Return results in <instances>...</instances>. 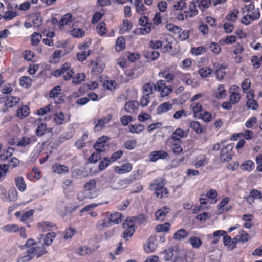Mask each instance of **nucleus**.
Wrapping results in <instances>:
<instances>
[{
    "label": "nucleus",
    "instance_id": "1",
    "mask_svg": "<svg viewBox=\"0 0 262 262\" xmlns=\"http://www.w3.org/2000/svg\"><path fill=\"white\" fill-rule=\"evenodd\" d=\"M241 12L244 16L241 18V23L248 25L254 21L257 20L260 17L259 8H255L253 3L244 5L241 8Z\"/></svg>",
    "mask_w": 262,
    "mask_h": 262
},
{
    "label": "nucleus",
    "instance_id": "2",
    "mask_svg": "<svg viewBox=\"0 0 262 262\" xmlns=\"http://www.w3.org/2000/svg\"><path fill=\"white\" fill-rule=\"evenodd\" d=\"M47 252L46 246L43 244H41V246L37 245L35 247H32L28 249L23 255L19 256L17 258V262H28L32 260L35 256L36 258L40 257L47 253Z\"/></svg>",
    "mask_w": 262,
    "mask_h": 262
},
{
    "label": "nucleus",
    "instance_id": "3",
    "mask_svg": "<svg viewBox=\"0 0 262 262\" xmlns=\"http://www.w3.org/2000/svg\"><path fill=\"white\" fill-rule=\"evenodd\" d=\"M166 180L164 178L160 177L156 178L152 183L149 184V188L154 191L156 196L160 199L167 196L168 191L165 187Z\"/></svg>",
    "mask_w": 262,
    "mask_h": 262
},
{
    "label": "nucleus",
    "instance_id": "4",
    "mask_svg": "<svg viewBox=\"0 0 262 262\" xmlns=\"http://www.w3.org/2000/svg\"><path fill=\"white\" fill-rule=\"evenodd\" d=\"M74 74V70L71 67V64L69 62L64 63L60 69L55 70L52 73V74L56 78L62 76L64 80L71 79Z\"/></svg>",
    "mask_w": 262,
    "mask_h": 262
},
{
    "label": "nucleus",
    "instance_id": "5",
    "mask_svg": "<svg viewBox=\"0 0 262 262\" xmlns=\"http://www.w3.org/2000/svg\"><path fill=\"white\" fill-rule=\"evenodd\" d=\"M172 87L167 85L164 80H159L155 83V91L159 93L161 98H164L169 95L172 92Z\"/></svg>",
    "mask_w": 262,
    "mask_h": 262
},
{
    "label": "nucleus",
    "instance_id": "6",
    "mask_svg": "<svg viewBox=\"0 0 262 262\" xmlns=\"http://www.w3.org/2000/svg\"><path fill=\"white\" fill-rule=\"evenodd\" d=\"M134 219L130 217H127L122 224V227L124 231L123 232V238L128 241L135 232L136 227L133 221Z\"/></svg>",
    "mask_w": 262,
    "mask_h": 262
},
{
    "label": "nucleus",
    "instance_id": "7",
    "mask_svg": "<svg viewBox=\"0 0 262 262\" xmlns=\"http://www.w3.org/2000/svg\"><path fill=\"white\" fill-rule=\"evenodd\" d=\"M233 144H228L221 149L220 158L222 161L228 162L232 159L234 155L233 151Z\"/></svg>",
    "mask_w": 262,
    "mask_h": 262
},
{
    "label": "nucleus",
    "instance_id": "8",
    "mask_svg": "<svg viewBox=\"0 0 262 262\" xmlns=\"http://www.w3.org/2000/svg\"><path fill=\"white\" fill-rule=\"evenodd\" d=\"M182 144V141L169 138L165 143V147L166 148H169V151H172L175 155H179L183 150L181 146Z\"/></svg>",
    "mask_w": 262,
    "mask_h": 262
},
{
    "label": "nucleus",
    "instance_id": "9",
    "mask_svg": "<svg viewBox=\"0 0 262 262\" xmlns=\"http://www.w3.org/2000/svg\"><path fill=\"white\" fill-rule=\"evenodd\" d=\"M158 76L163 78L165 83H171L174 80H176V73H173L169 67H166L161 70L158 74Z\"/></svg>",
    "mask_w": 262,
    "mask_h": 262
},
{
    "label": "nucleus",
    "instance_id": "10",
    "mask_svg": "<svg viewBox=\"0 0 262 262\" xmlns=\"http://www.w3.org/2000/svg\"><path fill=\"white\" fill-rule=\"evenodd\" d=\"M138 23L141 26L140 31L142 34L150 32L154 28V25L152 23L149 21V19L146 16H144L140 17Z\"/></svg>",
    "mask_w": 262,
    "mask_h": 262
},
{
    "label": "nucleus",
    "instance_id": "11",
    "mask_svg": "<svg viewBox=\"0 0 262 262\" xmlns=\"http://www.w3.org/2000/svg\"><path fill=\"white\" fill-rule=\"evenodd\" d=\"M229 93V101H230L233 105L237 104L241 98L240 88L236 85H233L230 88Z\"/></svg>",
    "mask_w": 262,
    "mask_h": 262
},
{
    "label": "nucleus",
    "instance_id": "12",
    "mask_svg": "<svg viewBox=\"0 0 262 262\" xmlns=\"http://www.w3.org/2000/svg\"><path fill=\"white\" fill-rule=\"evenodd\" d=\"M91 65L92 66L91 73L93 76L100 75L103 72L105 66L104 62L98 58L95 61H92Z\"/></svg>",
    "mask_w": 262,
    "mask_h": 262
},
{
    "label": "nucleus",
    "instance_id": "13",
    "mask_svg": "<svg viewBox=\"0 0 262 262\" xmlns=\"http://www.w3.org/2000/svg\"><path fill=\"white\" fill-rule=\"evenodd\" d=\"M161 39V51L162 53L170 52L172 49L173 40L171 36L166 35Z\"/></svg>",
    "mask_w": 262,
    "mask_h": 262
},
{
    "label": "nucleus",
    "instance_id": "14",
    "mask_svg": "<svg viewBox=\"0 0 262 262\" xmlns=\"http://www.w3.org/2000/svg\"><path fill=\"white\" fill-rule=\"evenodd\" d=\"M61 89L60 86L57 85L54 86L50 90L49 93V97L51 98L56 99L59 98L57 101L55 100V103L60 104L64 102V96L61 93Z\"/></svg>",
    "mask_w": 262,
    "mask_h": 262
},
{
    "label": "nucleus",
    "instance_id": "15",
    "mask_svg": "<svg viewBox=\"0 0 262 262\" xmlns=\"http://www.w3.org/2000/svg\"><path fill=\"white\" fill-rule=\"evenodd\" d=\"M4 100V106L3 112H6L9 108L16 106L20 101V98L17 97L6 96L3 98Z\"/></svg>",
    "mask_w": 262,
    "mask_h": 262
},
{
    "label": "nucleus",
    "instance_id": "16",
    "mask_svg": "<svg viewBox=\"0 0 262 262\" xmlns=\"http://www.w3.org/2000/svg\"><path fill=\"white\" fill-rule=\"evenodd\" d=\"M108 140L109 138L106 136L98 138L94 145L95 150L99 152L105 151L108 148V144L107 143Z\"/></svg>",
    "mask_w": 262,
    "mask_h": 262
},
{
    "label": "nucleus",
    "instance_id": "17",
    "mask_svg": "<svg viewBox=\"0 0 262 262\" xmlns=\"http://www.w3.org/2000/svg\"><path fill=\"white\" fill-rule=\"evenodd\" d=\"M98 193L96 191L93 192H87L84 189L83 191H79L77 193V199L79 203L83 204L82 202L85 199H92L96 198Z\"/></svg>",
    "mask_w": 262,
    "mask_h": 262
},
{
    "label": "nucleus",
    "instance_id": "18",
    "mask_svg": "<svg viewBox=\"0 0 262 262\" xmlns=\"http://www.w3.org/2000/svg\"><path fill=\"white\" fill-rule=\"evenodd\" d=\"M168 158V154L162 150L152 151L149 156V161L151 162H156L159 159H165Z\"/></svg>",
    "mask_w": 262,
    "mask_h": 262
},
{
    "label": "nucleus",
    "instance_id": "19",
    "mask_svg": "<svg viewBox=\"0 0 262 262\" xmlns=\"http://www.w3.org/2000/svg\"><path fill=\"white\" fill-rule=\"evenodd\" d=\"M230 198L226 196L223 198L220 203L218 204L217 209L220 213L222 214L228 212L230 209H231L232 206L231 205L227 206L230 202Z\"/></svg>",
    "mask_w": 262,
    "mask_h": 262
},
{
    "label": "nucleus",
    "instance_id": "20",
    "mask_svg": "<svg viewBox=\"0 0 262 262\" xmlns=\"http://www.w3.org/2000/svg\"><path fill=\"white\" fill-rule=\"evenodd\" d=\"M191 74L190 73H184L181 71H176V80L175 84L178 85L180 84V80L188 83L191 79Z\"/></svg>",
    "mask_w": 262,
    "mask_h": 262
},
{
    "label": "nucleus",
    "instance_id": "21",
    "mask_svg": "<svg viewBox=\"0 0 262 262\" xmlns=\"http://www.w3.org/2000/svg\"><path fill=\"white\" fill-rule=\"evenodd\" d=\"M189 130H184L181 128H177L172 134L171 139L177 141H182L181 138H186L188 136Z\"/></svg>",
    "mask_w": 262,
    "mask_h": 262
},
{
    "label": "nucleus",
    "instance_id": "22",
    "mask_svg": "<svg viewBox=\"0 0 262 262\" xmlns=\"http://www.w3.org/2000/svg\"><path fill=\"white\" fill-rule=\"evenodd\" d=\"M37 227L39 231L41 232H46L51 230L56 227V225L51 222L48 221H42L37 224Z\"/></svg>",
    "mask_w": 262,
    "mask_h": 262
},
{
    "label": "nucleus",
    "instance_id": "23",
    "mask_svg": "<svg viewBox=\"0 0 262 262\" xmlns=\"http://www.w3.org/2000/svg\"><path fill=\"white\" fill-rule=\"evenodd\" d=\"M133 169L132 165L129 163L122 164L121 166H117L114 168V171L118 174H124L129 172Z\"/></svg>",
    "mask_w": 262,
    "mask_h": 262
},
{
    "label": "nucleus",
    "instance_id": "24",
    "mask_svg": "<svg viewBox=\"0 0 262 262\" xmlns=\"http://www.w3.org/2000/svg\"><path fill=\"white\" fill-rule=\"evenodd\" d=\"M226 95V91L224 85L223 84H219L217 89L213 92L212 96L215 99L220 100L225 98Z\"/></svg>",
    "mask_w": 262,
    "mask_h": 262
},
{
    "label": "nucleus",
    "instance_id": "25",
    "mask_svg": "<svg viewBox=\"0 0 262 262\" xmlns=\"http://www.w3.org/2000/svg\"><path fill=\"white\" fill-rule=\"evenodd\" d=\"M139 106L137 101H129L125 103L124 110L127 113H134L137 111Z\"/></svg>",
    "mask_w": 262,
    "mask_h": 262
},
{
    "label": "nucleus",
    "instance_id": "26",
    "mask_svg": "<svg viewBox=\"0 0 262 262\" xmlns=\"http://www.w3.org/2000/svg\"><path fill=\"white\" fill-rule=\"evenodd\" d=\"M169 211L170 208L168 207H162L161 208L156 211L155 214V219L156 220H164L166 214L169 212Z\"/></svg>",
    "mask_w": 262,
    "mask_h": 262
},
{
    "label": "nucleus",
    "instance_id": "27",
    "mask_svg": "<svg viewBox=\"0 0 262 262\" xmlns=\"http://www.w3.org/2000/svg\"><path fill=\"white\" fill-rule=\"evenodd\" d=\"M173 104L169 102H165L160 104L156 109V113L158 115L166 113L171 110L172 108Z\"/></svg>",
    "mask_w": 262,
    "mask_h": 262
},
{
    "label": "nucleus",
    "instance_id": "28",
    "mask_svg": "<svg viewBox=\"0 0 262 262\" xmlns=\"http://www.w3.org/2000/svg\"><path fill=\"white\" fill-rule=\"evenodd\" d=\"M189 17H193L198 14L196 4L194 2H191L189 4V7L187 10L184 11Z\"/></svg>",
    "mask_w": 262,
    "mask_h": 262
},
{
    "label": "nucleus",
    "instance_id": "29",
    "mask_svg": "<svg viewBox=\"0 0 262 262\" xmlns=\"http://www.w3.org/2000/svg\"><path fill=\"white\" fill-rule=\"evenodd\" d=\"M47 125L46 123H38L37 127L36 129L35 134L36 136L38 137H41L43 136L46 133V130H48V132H52V128H48Z\"/></svg>",
    "mask_w": 262,
    "mask_h": 262
},
{
    "label": "nucleus",
    "instance_id": "30",
    "mask_svg": "<svg viewBox=\"0 0 262 262\" xmlns=\"http://www.w3.org/2000/svg\"><path fill=\"white\" fill-rule=\"evenodd\" d=\"M123 218L124 216L121 213L115 212L110 214L108 220L110 223H113L115 224H118L122 222Z\"/></svg>",
    "mask_w": 262,
    "mask_h": 262
},
{
    "label": "nucleus",
    "instance_id": "31",
    "mask_svg": "<svg viewBox=\"0 0 262 262\" xmlns=\"http://www.w3.org/2000/svg\"><path fill=\"white\" fill-rule=\"evenodd\" d=\"M14 182L16 186L20 191L24 192L26 190L27 185L24 178L22 176H18L15 178Z\"/></svg>",
    "mask_w": 262,
    "mask_h": 262
},
{
    "label": "nucleus",
    "instance_id": "32",
    "mask_svg": "<svg viewBox=\"0 0 262 262\" xmlns=\"http://www.w3.org/2000/svg\"><path fill=\"white\" fill-rule=\"evenodd\" d=\"M155 83L149 82L145 83L142 88L143 94L144 95L149 96L155 91Z\"/></svg>",
    "mask_w": 262,
    "mask_h": 262
},
{
    "label": "nucleus",
    "instance_id": "33",
    "mask_svg": "<svg viewBox=\"0 0 262 262\" xmlns=\"http://www.w3.org/2000/svg\"><path fill=\"white\" fill-rule=\"evenodd\" d=\"M157 247L155 240L153 238L150 237L144 245V249L146 253H151L155 251Z\"/></svg>",
    "mask_w": 262,
    "mask_h": 262
},
{
    "label": "nucleus",
    "instance_id": "34",
    "mask_svg": "<svg viewBox=\"0 0 262 262\" xmlns=\"http://www.w3.org/2000/svg\"><path fill=\"white\" fill-rule=\"evenodd\" d=\"M52 169L54 172L59 174H66L69 171V168L67 166L60 164H54Z\"/></svg>",
    "mask_w": 262,
    "mask_h": 262
},
{
    "label": "nucleus",
    "instance_id": "35",
    "mask_svg": "<svg viewBox=\"0 0 262 262\" xmlns=\"http://www.w3.org/2000/svg\"><path fill=\"white\" fill-rule=\"evenodd\" d=\"M18 81L19 85L26 89L29 88L32 84V79L27 76L20 77Z\"/></svg>",
    "mask_w": 262,
    "mask_h": 262
},
{
    "label": "nucleus",
    "instance_id": "36",
    "mask_svg": "<svg viewBox=\"0 0 262 262\" xmlns=\"http://www.w3.org/2000/svg\"><path fill=\"white\" fill-rule=\"evenodd\" d=\"M240 168L244 171H251L255 168V164L251 160H245L240 165Z\"/></svg>",
    "mask_w": 262,
    "mask_h": 262
},
{
    "label": "nucleus",
    "instance_id": "37",
    "mask_svg": "<svg viewBox=\"0 0 262 262\" xmlns=\"http://www.w3.org/2000/svg\"><path fill=\"white\" fill-rule=\"evenodd\" d=\"M189 126L198 134H202L205 130L203 126L196 121H191L189 123Z\"/></svg>",
    "mask_w": 262,
    "mask_h": 262
},
{
    "label": "nucleus",
    "instance_id": "38",
    "mask_svg": "<svg viewBox=\"0 0 262 262\" xmlns=\"http://www.w3.org/2000/svg\"><path fill=\"white\" fill-rule=\"evenodd\" d=\"M1 229L4 232L16 233L19 231V226L16 224H9L3 226Z\"/></svg>",
    "mask_w": 262,
    "mask_h": 262
},
{
    "label": "nucleus",
    "instance_id": "39",
    "mask_svg": "<svg viewBox=\"0 0 262 262\" xmlns=\"http://www.w3.org/2000/svg\"><path fill=\"white\" fill-rule=\"evenodd\" d=\"M190 108L194 116H198L202 112V106L200 103L191 102Z\"/></svg>",
    "mask_w": 262,
    "mask_h": 262
},
{
    "label": "nucleus",
    "instance_id": "40",
    "mask_svg": "<svg viewBox=\"0 0 262 262\" xmlns=\"http://www.w3.org/2000/svg\"><path fill=\"white\" fill-rule=\"evenodd\" d=\"M96 31L100 36H105L107 32V29L105 23L100 21L96 26Z\"/></svg>",
    "mask_w": 262,
    "mask_h": 262
},
{
    "label": "nucleus",
    "instance_id": "41",
    "mask_svg": "<svg viewBox=\"0 0 262 262\" xmlns=\"http://www.w3.org/2000/svg\"><path fill=\"white\" fill-rule=\"evenodd\" d=\"M145 129V127L141 124H131L129 126V131L133 134H140Z\"/></svg>",
    "mask_w": 262,
    "mask_h": 262
},
{
    "label": "nucleus",
    "instance_id": "42",
    "mask_svg": "<svg viewBox=\"0 0 262 262\" xmlns=\"http://www.w3.org/2000/svg\"><path fill=\"white\" fill-rule=\"evenodd\" d=\"M188 235V232L184 229L178 230L173 235V239L180 241L185 238Z\"/></svg>",
    "mask_w": 262,
    "mask_h": 262
},
{
    "label": "nucleus",
    "instance_id": "43",
    "mask_svg": "<svg viewBox=\"0 0 262 262\" xmlns=\"http://www.w3.org/2000/svg\"><path fill=\"white\" fill-rule=\"evenodd\" d=\"M115 49L117 52L123 51L125 48V40L123 36H119L116 41Z\"/></svg>",
    "mask_w": 262,
    "mask_h": 262
},
{
    "label": "nucleus",
    "instance_id": "44",
    "mask_svg": "<svg viewBox=\"0 0 262 262\" xmlns=\"http://www.w3.org/2000/svg\"><path fill=\"white\" fill-rule=\"evenodd\" d=\"M29 111L30 109L28 106L23 105L17 110V116L20 119L25 118L29 114Z\"/></svg>",
    "mask_w": 262,
    "mask_h": 262
},
{
    "label": "nucleus",
    "instance_id": "45",
    "mask_svg": "<svg viewBox=\"0 0 262 262\" xmlns=\"http://www.w3.org/2000/svg\"><path fill=\"white\" fill-rule=\"evenodd\" d=\"M94 251V250H92L89 247L84 245L77 248L76 251V253L79 255H90Z\"/></svg>",
    "mask_w": 262,
    "mask_h": 262
},
{
    "label": "nucleus",
    "instance_id": "46",
    "mask_svg": "<svg viewBox=\"0 0 262 262\" xmlns=\"http://www.w3.org/2000/svg\"><path fill=\"white\" fill-rule=\"evenodd\" d=\"M208 162V159L204 155H201L197 157L196 160L194 163L195 168H198L200 167L204 166Z\"/></svg>",
    "mask_w": 262,
    "mask_h": 262
},
{
    "label": "nucleus",
    "instance_id": "47",
    "mask_svg": "<svg viewBox=\"0 0 262 262\" xmlns=\"http://www.w3.org/2000/svg\"><path fill=\"white\" fill-rule=\"evenodd\" d=\"M54 120L57 125H61L64 123L65 116L61 112H57L54 115Z\"/></svg>",
    "mask_w": 262,
    "mask_h": 262
},
{
    "label": "nucleus",
    "instance_id": "48",
    "mask_svg": "<svg viewBox=\"0 0 262 262\" xmlns=\"http://www.w3.org/2000/svg\"><path fill=\"white\" fill-rule=\"evenodd\" d=\"M196 3L201 11H205L211 5V0H197Z\"/></svg>",
    "mask_w": 262,
    "mask_h": 262
},
{
    "label": "nucleus",
    "instance_id": "49",
    "mask_svg": "<svg viewBox=\"0 0 262 262\" xmlns=\"http://www.w3.org/2000/svg\"><path fill=\"white\" fill-rule=\"evenodd\" d=\"M35 137H33L32 138H29L27 137H23L21 140L18 143L17 145L21 147H25L27 145L30 144L32 141L34 143L36 142Z\"/></svg>",
    "mask_w": 262,
    "mask_h": 262
},
{
    "label": "nucleus",
    "instance_id": "50",
    "mask_svg": "<svg viewBox=\"0 0 262 262\" xmlns=\"http://www.w3.org/2000/svg\"><path fill=\"white\" fill-rule=\"evenodd\" d=\"M134 2L137 13L142 14L147 10L142 0H135Z\"/></svg>",
    "mask_w": 262,
    "mask_h": 262
},
{
    "label": "nucleus",
    "instance_id": "51",
    "mask_svg": "<svg viewBox=\"0 0 262 262\" xmlns=\"http://www.w3.org/2000/svg\"><path fill=\"white\" fill-rule=\"evenodd\" d=\"M34 213V210L31 209L28 211L22 214L20 220L23 223H29L32 220V217Z\"/></svg>",
    "mask_w": 262,
    "mask_h": 262
},
{
    "label": "nucleus",
    "instance_id": "52",
    "mask_svg": "<svg viewBox=\"0 0 262 262\" xmlns=\"http://www.w3.org/2000/svg\"><path fill=\"white\" fill-rule=\"evenodd\" d=\"M56 237V233L54 232L47 233L44 238L43 244L46 246H48L52 243L54 238Z\"/></svg>",
    "mask_w": 262,
    "mask_h": 262
},
{
    "label": "nucleus",
    "instance_id": "53",
    "mask_svg": "<svg viewBox=\"0 0 262 262\" xmlns=\"http://www.w3.org/2000/svg\"><path fill=\"white\" fill-rule=\"evenodd\" d=\"M97 182L94 179L88 181L84 185V189L87 192H92L96 187Z\"/></svg>",
    "mask_w": 262,
    "mask_h": 262
},
{
    "label": "nucleus",
    "instance_id": "54",
    "mask_svg": "<svg viewBox=\"0 0 262 262\" xmlns=\"http://www.w3.org/2000/svg\"><path fill=\"white\" fill-rule=\"evenodd\" d=\"M92 44V40L90 38H86L83 41L78 45V49L82 51H87Z\"/></svg>",
    "mask_w": 262,
    "mask_h": 262
},
{
    "label": "nucleus",
    "instance_id": "55",
    "mask_svg": "<svg viewBox=\"0 0 262 262\" xmlns=\"http://www.w3.org/2000/svg\"><path fill=\"white\" fill-rule=\"evenodd\" d=\"M72 16L70 13L65 14L59 21V27H63L64 25H68L69 23L72 22Z\"/></svg>",
    "mask_w": 262,
    "mask_h": 262
},
{
    "label": "nucleus",
    "instance_id": "56",
    "mask_svg": "<svg viewBox=\"0 0 262 262\" xmlns=\"http://www.w3.org/2000/svg\"><path fill=\"white\" fill-rule=\"evenodd\" d=\"M250 239V235L244 230L239 232V234L237 235L233 239L238 242H246Z\"/></svg>",
    "mask_w": 262,
    "mask_h": 262
},
{
    "label": "nucleus",
    "instance_id": "57",
    "mask_svg": "<svg viewBox=\"0 0 262 262\" xmlns=\"http://www.w3.org/2000/svg\"><path fill=\"white\" fill-rule=\"evenodd\" d=\"M91 53L92 51L91 50H88L87 51H82L80 52L77 53L76 57L78 61L82 62L84 61Z\"/></svg>",
    "mask_w": 262,
    "mask_h": 262
},
{
    "label": "nucleus",
    "instance_id": "58",
    "mask_svg": "<svg viewBox=\"0 0 262 262\" xmlns=\"http://www.w3.org/2000/svg\"><path fill=\"white\" fill-rule=\"evenodd\" d=\"M53 109V106L51 104H48L43 107L37 110L36 114L39 116L47 115L48 113L51 112Z\"/></svg>",
    "mask_w": 262,
    "mask_h": 262
},
{
    "label": "nucleus",
    "instance_id": "59",
    "mask_svg": "<svg viewBox=\"0 0 262 262\" xmlns=\"http://www.w3.org/2000/svg\"><path fill=\"white\" fill-rule=\"evenodd\" d=\"M239 13L238 9H235L232 11L229 12L226 15V18L228 21H235Z\"/></svg>",
    "mask_w": 262,
    "mask_h": 262
},
{
    "label": "nucleus",
    "instance_id": "60",
    "mask_svg": "<svg viewBox=\"0 0 262 262\" xmlns=\"http://www.w3.org/2000/svg\"><path fill=\"white\" fill-rule=\"evenodd\" d=\"M189 242L193 248L196 249L200 248L202 244V240L196 236L190 237Z\"/></svg>",
    "mask_w": 262,
    "mask_h": 262
},
{
    "label": "nucleus",
    "instance_id": "61",
    "mask_svg": "<svg viewBox=\"0 0 262 262\" xmlns=\"http://www.w3.org/2000/svg\"><path fill=\"white\" fill-rule=\"evenodd\" d=\"M163 255V258L165 261H170L173 256V249L170 248L163 251L162 253Z\"/></svg>",
    "mask_w": 262,
    "mask_h": 262
},
{
    "label": "nucleus",
    "instance_id": "62",
    "mask_svg": "<svg viewBox=\"0 0 262 262\" xmlns=\"http://www.w3.org/2000/svg\"><path fill=\"white\" fill-rule=\"evenodd\" d=\"M236 41V37L234 35H229L226 36L224 39H222L220 40L219 42L222 45L225 44H232Z\"/></svg>",
    "mask_w": 262,
    "mask_h": 262
},
{
    "label": "nucleus",
    "instance_id": "63",
    "mask_svg": "<svg viewBox=\"0 0 262 262\" xmlns=\"http://www.w3.org/2000/svg\"><path fill=\"white\" fill-rule=\"evenodd\" d=\"M206 51V48L203 46L197 47H192L191 49V52L193 55L198 56L202 55Z\"/></svg>",
    "mask_w": 262,
    "mask_h": 262
},
{
    "label": "nucleus",
    "instance_id": "64",
    "mask_svg": "<svg viewBox=\"0 0 262 262\" xmlns=\"http://www.w3.org/2000/svg\"><path fill=\"white\" fill-rule=\"evenodd\" d=\"M42 35L40 33L34 32L31 35V44L33 46H37L40 42Z\"/></svg>",
    "mask_w": 262,
    "mask_h": 262
}]
</instances>
